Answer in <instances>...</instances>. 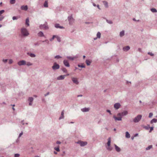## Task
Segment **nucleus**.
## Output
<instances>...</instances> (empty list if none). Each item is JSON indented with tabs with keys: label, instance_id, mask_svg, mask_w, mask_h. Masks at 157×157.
I'll use <instances>...</instances> for the list:
<instances>
[{
	"label": "nucleus",
	"instance_id": "412c9836",
	"mask_svg": "<svg viewBox=\"0 0 157 157\" xmlns=\"http://www.w3.org/2000/svg\"><path fill=\"white\" fill-rule=\"evenodd\" d=\"M64 110H63L61 113V116L59 118V120H61V119H63L64 118Z\"/></svg>",
	"mask_w": 157,
	"mask_h": 157
},
{
	"label": "nucleus",
	"instance_id": "58836bf2",
	"mask_svg": "<svg viewBox=\"0 0 157 157\" xmlns=\"http://www.w3.org/2000/svg\"><path fill=\"white\" fill-rule=\"evenodd\" d=\"M10 3L11 4H14L15 3V0H10Z\"/></svg>",
	"mask_w": 157,
	"mask_h": 157
},
{
	"label": "nucleus",
	"instance_id": "f257e3e1",
	"mask_svg": "<svg viewBox=\"0 0 157 157\" xmlns=\"http://www.w3.org/2000/svg\"><path fill=\"white\" fill-rule=\"evenodd\" d=\"M21 33L22 36L24 37L28 36L29 35V33L27 29L25 28H22L21 29Z\"/></svg>",
	"mask_w": 157,
	"mask_h": 157
},
{
	"label": "nucleus",
	"instance_id": "a19ab883",
	"mask_svg": "<svg viewBox=\"0 0 157 157\" xmlns=\"http://www.w3.org/2000/svg\"><path fill=\"white\" fill-rule=\"evenodd\" d=\"M19 17H18L13 16L12 17V19L13 20H17Z\"/></svg>",
	"mask_w": 157,
	"mask_h": 157
},
{
	"label": "nucleus",
	"instance_id": "bb28decb",
	"mask_svg": "<svg viewBox=\"0 0 157 157\" xmlns=\"http://www.w3.org/2000/svg\"><path fill=\"white\" fill-rule=\"evenodd\" d=\"M44 6L45 7H48V1H45L44 4Z\"/></svg>",
	"mask_w": 157,
	"mask_h": 157
},
{
	"label": "nucleus",
	"instance_id": "a211bd4d",
	"mask_svg": "<svg viewBox=\"0 0 157 157\" xmlns=\"http://www.w3.org/2000/svg\"><path fill=\"white\" fill-rule=\"evenodd\" d=\"M130 49V47L129 46H127L125 47H124L123 48V50L124 51L127 52Z\"/></svg>",
	"mask_w": 157,
	"mask_h": 157
},
{
	"label": "nucleus",
	"instance_id": "f8f14e48",
	"mask_svg": "<svg viewBox=\"0 0 157 157\" xmlns=\"http://www.w3.org/2000/svg\"><path fill=\"white\" fill-rule=\"evenodd\" d=\"M63 63L64 65L67 67H70V64L68 61L66 60H64L63 61Z\"/></svg>",
	"mask_w": 157,
	"mask_h": 157
},
{
	"label": "nucleus",
	"instance_id": "9d476101",
	"mask_svg": "<svg viewBox=\"0 0 157 157\" xmlns=\"http://www.w3.org/2000/svg\"><path fill=\"white\" fill-rule=\"evenodd\" d=\"M121 105L120 103H117L114 104V107L116 109H119L121 107Z\"/></svg>",
	"mask_w": 157,
	"mask_h": 157
},
{
	"label": "nucleus",
	"instance_id": "7ed1b4c3",
	"mask_svg": "<svg viewBox=\"0 0 157 157\" xmlns=\"http://www.w3.org/2000/svg\"><path fill=\"white\" fill-rule=\"evenodd\" d=\"M76 143L79 144L81 147H83L86 145L87 143L86 141H83L81 140H78V142H76Z\"/></svg>",
	"mask_w": 157,
	"mask_h": 157
},
{
	"label": "nucleus",
	"instance_id": "ea45409f",
	"mask_svg": "<svg viewBox=\"0 0 157 157\" xmlns=\"http://www.w3.org/2000/svg\"><path fill=\"white\" fill-rule=\"evenodd\" d=\"M56 38H57V40L58 42H60L61 41V39L59 37L56 36Z\"/></svg>",
	"mask_w": 157,
	"mask_h": 157
},
{
	"label": "nucleus",
	"instance_id": "49530a36",
	"mask_svg": "<svg viewBox=\"0 0 157 157\" xmlns=\"http://www.w3.org/2000/svg\"><path fill=\"white\" fill-rule=\"evenodd\" d=\"M150 128L149 125H148V126H145L144 127V128L146 130H148Z\"/></svg>",
	"mask_w": 157,
	"mask_h": 157
},
{
	"label": "nucleus",
	"instance_id": "1a4fd4ad",
	"mask_svg": "<svg viewBox=\"0 0 157 157\" xmlns=\"http://www.w3.org/2000/svg\"><path fill=\"white\" fill-rule=\"evenodd\" d=\"M78 55H77L76 56H74V57H72L70 56H67V58L69 59L70 60H73L74 59H76L78 58Z\"/></svg>",
	"mask_w": 157,
	"mask_h": 157
},
{
	"label": "nucleus",
	"instance_id": "3c124183",
	"mask_svg": "<svg viewBox=\"0 0 157 157\" xmlns=\"http://www.w3.org/2000/svg\"><path fill=\"white\" fill-rule=\"evenodd\" d=\"M23 133L22 132H21V133H20L17 140H18V139L20 138V137L23 135Z\"/></svg>",
	"mask_w": 157,
	"mask_h": 157
},
{
	"label": "nucleus",
	"instance_id": "09e8293b",
	"mask_svg": "<svg viewBox=\"0 0 157 157\" xmlns=\"http://www.w3.org/2000/svg\"><path fill=\"white\" fill-rule=\"evenodd\" d=\"M34 45L36 46H38L40 45V43H39L38 42H37L34 44Z\"/></svg>",
	"mask_w": 157,
	"mask_h": 157
},
{
	"label": "nucleus",
	"instance_id": "9b49d317",
	"mask_svg": "<svg viewBox=\"0 0 157 157\" xmlns=\"http://www.w3.org/2000/svg\"><path fill=\"white\" fill-rule=\"evenodd\" d=\"M71 79L73 82L76 84L78 85V84L79 82L76 78L73 77Z\"/></svg>",
	"mask_w": 157,
	"mask_h": 157
},
{
	"label": "nucleus",
	"instance_id": "052dcab7",
	"mask_svg": "<svg viewBox=\"0 0 157 157\" xmlns=\"http://www.w3.org/2000/svg\"><path fill=\"white\" fill-rule=\"evenodd\" d=\"M106 111L107 112H108L109 113L110 115H111L112 113H111V111L107 109L106 110Z\"/></svg>",
	"mask_w": 157,
	"mask_h": 157
},
{
	"label": "nucleus",
	"instance_id": "8fccbe9b",
	"mask_svg": "<svg viewBox=\"0 0 157 157\" xmlns=\"http://www.w3.org/2000/svg\"><path fill=\"white\" fill-rule=\"evenodd\" d=\"M43 42H46L47 44H49V41L48 40H45L42 41Z\"/></svg>",
	"mask_w": 157,
	"mask_h": 157
},
{
	"label": "nucleus",
	"instance_id": "37998d69",
	"mask_svg": "<svg viewBox=\"0 0 157 157\" xmlns=\"http://www.w3.org/2000/svg\"><path fill=\"white\" fill-rule=\"evenodd\" d=\"M61 57L59 55H57L55 56V58L57 59H59Z\"/></svg>",
	"mask_w": 157,
	"mask_h": 157
},
{
	"label": "nucleus",
	"instance_id": "a18cd8bd",
	"mask_svg": "<svg viewBox=\"0 0 157 157\" xmlns=\"http://www.w3.org/2000/svg\"><path fill=\"white\" fill-rule=\"evenodd\" d=\"M147 54L151 56H154V54L151 52H148Z\"/></svg>",
	"mask_w": 157,
	"mask_h": 157
},
{
	"label": "nucleus",
	"instance_id": "6ab92c4d",
	"mask_svg": "<svg viewBox=\"0 0 157 157\" xmlns=\"http://www.w3.org/2000/svg\"><path fill=\"white\" fill-rule=\"evenodd\" d=\"M90 110L89 108H84L81 109V111L83 112H87L89 111Z\"/></svg>",
	"mask_w": 157,
	"mask_h": 157
},
{
	"label": "nucleus",
	"instance_id": "423d86ee",
	"mask_svg": "<svg viewBox=\"0 0 157 157\" xmlns=\"http://www.w3.org/2000/svg\"><path fill=\"white\" fill-rule=\"evenodd\" d=\"M59 65L55 62L53 64V65L52 66V68L53 70H57L59 68Z\"/></svg>",
	"mask_w": 157,
	"mask_h": 157
},
{
	"label": "nucleus",
	"instance_id": "5701e85b",
	"mask_svg": "<svg viewBox=\"0 0 157 157\" xmlns=\"http://www.w3.org/2000/svg\"><path fill=\"white\" fill-rule=\"evenodd\" d=\"M38 36L39 37H44V35L42 31L39 32L38 33Z\"/></svg>",
	"mask_w": 157,
	"mask_h": 157
},
{
	"label": "nucleus",
	"instance_id": "c03bdc74",
	"mask_svg": "<svg viewBox=\"0 0 157 157\" xmlns=\"http://www.w3.org/2000/svg\"><path fill=\"white\" fill-rule=\"evenodd\" d=\"M33 65V64L32 63H30V62H28L26 63V65L28 66H31V65Z\"/></svg>",
	"mask_w": 157,
	"mask_h": 157
},
{
	"label": "nucleus",
	"instance_id": "dca6fc26",
	"mask_svg": "<svg viewBox=\"0 0 157 157\" xmlns=\"http://www.w3.org/2000/svg\"><path fill=\"white\" fill-rule=\"evenodd\" d=\"M21 9L22 10L26 11L28 9V7L27 5L25 6H22L21 7Z\"/></svg>",
	"mask_w": 157,
	"mask_h": 157
},
{
	"label": "nucleus",
	"instance_id": "c85d7f7f",
	"mask_svg": "<svg viewBox=\"0 0 157 157\" xmlns=\"http://www.w3.org/2000/svg\"><path fill=\"white\" fill-rule=\"evenodd\" d=\"M29 18H27L26 19L25 24L28 26H29Z\"/></svg>",
	"mask_w": 157,
	"mask_h": 157
},
{
	"label": "nucleus",
	"instance_id": "f3484780",
	"mask_svg": "<svg viewBox=\"0 0 157 157\" xmlns=\"http://www.w3.org/2000/svg\"><path fill=\"white\" fill-rule=\"evenodd\" d=\"M114 146L115 147V149L116 151L117 152H120L121 151L120 148L117 146L116 144H114Z\"/></svg>",
	"mask_w": 157,
	"mask_h": 157
},
{
	"label": "nucleus",
	"instance_id": "4468645a",
	"mask_svg": "<svg viewBox=\"0 0 157 157\" xmlns=\"http://www.w3.org/2000/svg\"><path fill=\"white\" fill-rule=\"evenodd\" d=\"M55 27L56 28H59L60 29H64V27L61 26L59 25V24H56L55 25Z\"/></svg>",
	"mask_w": 157,
	"mask_h": 157
},
{
	"label": "nucleus",
	"instance_id": "393cba45",
	"mask_svg": "<svg viewBox=\"0 0 157 157\" xmlns=\"http://www.w3.org/2000/svg\"><path fill=\"white\" fill-rule=\"evenodd\" d=\"M124 30H122L121 31L119 34V35L121 37H122L123 36H124Z\"/></svg>",
	"mask_w": 157,
	"mask_h": 157
},
{
	"label": "nucleus",
	"instance_id": "2f4dec72",
	"mask_svg": "<svg viewBox=\"0 0 157 157\" xmlns=\"http://www.w3.org/2000/svg\"><path fill=\"white\" fill-rule=\"evenodd\" d=\"M104 18L106 19V21L107 23L110 24H112L113 23V22L111 21L108 20L106 19L105 18Z\"/></svg>",
	"mask_w": 157,
	"mask_h": 157
},
{
	"label": "nucleus",
	"instance_id": "bf43d9fd",
	"mask_svg": "<svg viewBox=\"0 0 157 157\" xmlns=\"http://www.w3.org/2000/svg\"><path fill=\"white\" fill-rule=\"evenodd\" d=\"M4 17L3 16H1L0 18V21H2L4 18Z\"/></svg>",
	"mask_w": 157,
	"mask_h": 157
},
{
	"label": "nucleus",
	"instance_id": "603ef678",
	"mask_svg": "<svg viewBox=\"0 0 157 157\" xmlns=\"http://www.w3.org/2000/svg\"><path fill=\"white\" fill-rule=\"evenodd\" d=\"M20 155L19 154H15L14 155V157H19Z\"/></svg>",
	"mask_w": 157,
	"mask_h": 157
},
{
	"label": "nucleus",
	"instance_id": "de8ad7c7",
	"mask_svg": "<svg viewBox=\"0 0 157 157\" xmlns=\"http://www.w3.org/2000/svg\"><path fill=\"white\" fill-rule=\"evenodd\" d=\"M4 12H5V10H0V16H1Z\"/></svg>",
	"mask_w": 157,
	"mask_h": 157
},
{
	"label": "nucleus",
	"instance_id": "0e129e2a",
	"mask_svg": "<svg viewBox=\"0 0 157 157\" xmlns=\"http://www.w3.org/2000/svg\"><path fill=\"white\" fill-rule=\"evenodd\" d=\"M56 143L57 144H61V142L59 141H58L56 142Z\"/></svg>",
	"mask_w": 157,
	"mask_h": 157
},
{
	"label": "nucleus",
	"instance_id": "72a5a7b5",
	"mask_svg": "<svg viewBox=\"0 0 157 157\" xmlns=\"http://www.w3.org/2000/svg\"><path fill=\"white\" fill-rule=\"evenodd\" d=\"M152 145H149L148 147H147L146 148V150H150V149L152 147Z\"/></svg>",
	"mask_w": 157,
	"mask_h": 157
},
{
	"label": "nucleus",
	"instance_id": "774afa93",
	"mask_svg": "<svg viewBox=\"0 0 157 157\" xmlns=\"http://www.w3.org/2000/svg\"><path fill=\"white\" fill-rule=\"evenodd\" d=\"M82 95H81V94L79 95H77V97H82Z\"/></svg>",
	"mask_w": 157,
	"mask_h": 157
},
{
	"label": "nucleus",
	"instance_id": "aec40b11",
	"mask_svg": "<svg viewBox=\"0 0 157 157\" xmlns=\"http://www.w3.org/2000/svg\"><path fill=\"white\" fill-rule=\"evenodd\" d=\"M113 118L115 119L116 121H121L122 120V118L120 117H117L115 116H113Z\"/></svg>",
	"mask_w": 157,
	"mask_h": 157
},
{
	"label": "nucleus",
	"instance_id": "6e6d98bb",
	"mask_svg": "<svg viewBox=\"0 0 157 157\" xmlns=\"http://www.w3.org/2000/svg\"><path fill=\"white\" fill-rule=\"evenodd\" d=\"M150 129L149 131V132H150L151 131L153 130L154 128L153 127H150Z\"/></svg>",
	"mask_w": 157,
	"mask_h": 157
},
{
	"label": "nucleus",
	"instance_id": "e2e57ef3",
	"mask_svg": "<svg viewBox=\"0 0 157 157\" xmlns=\"http://www.w3.org/2000/svg\"><path fill=\"white\" fill-rule=\"evenodd\" d=\"M49 92H48L46 94H44V96L45 97V96H47V95H49Z\"/></svg>",
	"mask_w": 157,
	"mask_h": 157
},
{
	"label": "nucleus",
	"instance_id": "0eeeda50",
	"mask_svg": "<svg viewBox=\"0 0 157 157\" xmlns=\"http://www.w3.org/2000/svg\"><path fill=\"white\" fill-rule=\"evenodd\" d=\"M39 28L41 29L45 30L47 29L48 28L47 25L46 24L40 25L39 26Z\"/></svg>",
	"mask_w": 157,
	"mask_h": 157
},
{
	"label": "nucleus",
	"instance_id": "39448f33",
	"mask_svg": "<svg viewBox=\"0 0 157 157\" xmlns=\"http://www.w3.org/2000/svg\"><path fill=\"white\" fill-rule=\"evenodd\" d=\"M128 112L126 111H124L121 113H119L117 114L118 117H122L123 116H126L128 114Z\"/></svg>",
	"mask_w": 157,
	"mask_h": 157
},
{
	"label": "nucleus",
	"instance_id": "e433bc0d",
	"mask_svg": "<svg viewBox=\"0 0 157 157\" xmlns=\"http://www.w3.org/2000/svg\"><path fill=\"white\" fill-rule=\"evenodd\" d=\"M101 34L100 32H98L97 34V38H100L101 37Z\"/></svg>",
	"mask_w": 157,
	"mask_h": 157
},
{
	"label": "nucleus",
	"instance_id": "7c9ffc66",
	"mask_svg": "<svg viewBox=\"0 0 157 157\" xmlns=\"http://www.w3.org/2000/svg\"><path fill=\"white\" fill-rule=\"evenodd\" d=\"M125 137L127 138H129L130 137V135L128 132H125Z\"/></svg>",
	"mask_w": 157,
	"mask_h": 157
},
{
	"label": "nucleus",
	"instance_id": "13d9d810",
	"mask_svg": "<svg viewBox=\"0 0 157 157\" xmlns=\"http://www.w3.org/2000/svg\"><path fill=\"white\" fill-rule=\"evenodd\" d=\"M13 61L12 59H10L9 60V64H11L13 63Z\"/></svg>",
	"mask_w": 157,
	"mask_h": 157
},
{
	"label": "nucleus",
	"instance_id": "b1692460",
	"mask_svg": "<svg viewBox=\"0 0 157 157\" xmlns=\"http://www.w3.org/2000/svg\"><path fill=\"white\" fill-rule=\"evenodd\" d=\"M103 3L106 8H108V3L107 1H103Z\"/></svg>",
	"mask_w": 157,
	"mask_h": 157
},
{
	"label": "nucleus",
	"instance_id": "f03ea898",
	"mask_svg": "<svg viewBox=\"0 0 157 157\" xmlns=\"http://www.w3.org/2000/svg\"><path fill=\"white\" fill-rule=\"evenodd\" d=\"M142 117V116L141 115H138L133 119L132 121L135 123H138L141 120ZM130 122H132V121H130Z\"/></svg>",
	"mask_w": 157,
	"mask_h": 157
},
{
	"label": "nucleus",
	"instance_id": "ddd939ff",
	"mask_svg": "<svg viewBox=\"0 0 157 157\" xmlns=\"http://www.w3.org/2000/svg\"><path fill=\"white\" fill-rule=\"evenodd\" d=\"M33 97H29L28 98V101L29 102V105L30 106L32 105V102L33 101Z\"/></svg>",
	"mask_w": 157,
	"mask_h": 157
},
{
	"label": "nucleus",
	"instance_id": "4d7b16f0",
	"mask_svg": "<svg viewBox=\"0 0 157 157\" xmlns=\"http://www.w3.org/2000/svg\"><path fill=\"white\" fill-rule=\"evenodd\" d=\"M8 59H3L2 60V61L3 62H4L5 63H6Z\"/></svg>",
	"mask_w": 157,
	"mask_h": 157
},
{
	"label": "nucleus",
	"instance_id": "cd10ccee",
	"mask_svg": "<svg viewBox=\"0 0 157 157\" xmlns=\"http://www.w3.org/2000/svg\"><path fill=\"white\" fill-rule=\"evenodd\" d=\"M86 63L87 66H89L91 63V61L89 60L86 59Z\"/></svg>",
	"mask_w": 157,
	"mask_h": 157
},
{
	"label": "nucleus",
	"instance_id": "a878e982",
	"mask_svg": "<svg viewBox=\"0 0 157 157\" xmlns=\"http://www.w3.org/2000/svg\"><path fill=\"white\" fill-rule=\"evenodd\" d=\"M108 142L107 143V145L108 147H109L111 143V138L109 137L108 139Z\"/></svg>",
	"mask_w": 157,
	"mask_h": 157
},
{
	"label": "nucleus",
	"instance_id": "864d4df0",
	"mask_svg": "<svg viewBox=\"0 0 157 157\" xmlns=\"http://www.w3.org/2000/svg\"><path fill=\"white\" fill-rule=\"evenodd\" d=\"M107 149L109 151H111L112 149V147H107Z\"/></svg>",
	"mask_w": 157,
	"mask_h": 157
},
{
	"label": "nucleus",
	"instance_id": "4c0bfd02",
	"mask_svg": "<svg viewBox=\"0 0 157 157\" xmlns=\"http://www.w3.org/2000/svg\"><path fill=\"white\" fill-rule=\"evenodd\" d=\"M54 149L56 151H60V150H59V146H58V147H55L54 148Z\"/></svg>",
	"mask_w": 157,
	"mask_h": 157
},
{
	"label": "nucleus",
	"instance_id": "338daca9",
	"mask_svg": "<svg viewBox=\"0 0 157 157\" xmlns=\"http://www.w3.org/2000/svg\"><path fill=\"white\" fill-rule=\"evenodd\" d=\"M138 134L136 133V134H135L134 136L136 137V136H138Z\"/></svg>",
	"mask_w": 157,
	"mask_h": 157
},
{
	"label": "nucleus",
	"instance_id": "69168bd1",
	"mask_svg": "<svg viewBox=\"0 0 157 157\" xmlns=\"http://www.w3.org/2000/svg\"><path fill=\"white\" fill-rule=\"evenodd\" d=\"M97 6V7H98V8L99 9V10H100V9H101L100 8V7H99V5H98Z\"/></svg>",
	"mask_w": 157,
	"mask_h": 157
},
{
	"label": "nucleus",
	"instance_id": "4be33fe9",
	"mask_svg": "<svg viewBox=\"0 0 157 157\" xmlns=\"http://www.w3.org/2000/svg\"><path fill=\"white\" fill-rule=\"evenodd\" d=\"M27 54L28 55L30 56L31 57H35L36 56V55L33 53L27 52Z\"/></svg>",
	"mask_w": 157,
	"mask_h": 157
},
{
	"label": "nucleus",
	"instance_id": "6e6552de",
	"mask_svg": "<svg viewBox=\"0 0 157 157\" xmlns=\"http://www.w3.org/2000/svg\"><path fill=\"white\" fill-rule=\"evenodd\" d=\"M18 64L19 66L25 65L26 64V61L24 60H22L19 61L17 63Z\"/></svg>",
	"mask_w": 157,
	"mask_h": 157
},
{
	"label": "nucleus",
	"instance_id": "c756f323",
	"mask_svg": "<svg viewBox=\"0 0 157 157\" xmlns=\"http://www.w3.org/2000/svg\"><path fill=\"white\" fill-rule=\"evenodd\" d=\"M157 122V119H156L154 118L152 119L150 121L151 124H152L153 123H156Z\"/></svg>",
	"mask_w": 157,
	"mask_h": 157
},
{
	"label": "nucleus",
	"instance_id": "f704fd0d",
	"mask_svg": "<svg viewBox=\"0 0 157 157\" xmlns=\"http://www.w3.org/2000/svg\"><path fill=\"white\" fill-rule=\"evenodd\" d=\"M61 70L64 73H67V71L66 69L64 67H63L61 69Z\"/></svg>",
	"mask_w": 157,
	"mask_h": 157
},
{
	"label": "nucleus",
	"instance_id": "20e7f679",
	"mask_svg": "<svg viewBox=\"0 0 157 157\" xmlns=\"http://www.w3.org/2000/svg\"><path fill=\"white\" fill-rule=\"evenodd\" d=\"M68 20L70 25H72L74 22V19L73 18L72 15L68 17Z\"/></svg>",
	"mask_w": 157,
	"mask_h": 157
},
{
	"label": "nucleus",
	"instance_id": "79ce46f5",
	"mask_svg": "<svg viewBox=\"0 0 157 157\" xmlns=\"http://www.w3.org/2000/svg\"><path fill=\"white\" fill-rule=\"evenodd\" d=\"M56 35H53L52 37V38L50 39V41H52V40L54 39L55 38H56Z\"/></svg>",
	"mask_w": 157,
	"mask_h": 157
},
{
	"label": "nucleus",
	"instance_id": "680f3d73",
	"mask_svg": "<svg viewBox=\"0 0 157 157\" xmlns=\"http://www.w3.org/2000/svg\"><path fill=\"white\" fill-rule=\"evenodd\" d=\"M133 21H137V22H139V21H140L139 20H136V19H135V18H133Z\"/></svg>",
	"mask_w": 157,
	"mask_h": 157
},
{
	"label": "nucleus",
	"instance_id": "c9c22d12",
	"mask_svg": "<svg viewBox=\"0 0 157 157\" xmlns=\"http://www.w3.org/2000/svg\"><path fill=\"white\" fill-rule=\"evenodd\" d=\"M78 67H81V68H85V66L83 65V64H82L81 65H80L78 64Z\"/></svg>",
	"mask_w": 157,
	"mask_h": 157
},
{
	"label": "nucleus",
	"instance_id": "473e14b6",
	"mask_svg": "<svg viewBox=\"0 0 157 157\" xmlns=\"http://www.w3.org/2000/svg\"><path fill=\"white\" fill-rule=\"evenodd\" d=\"M151 11L153 13L157 12V10L155 8H152L151 9Z\"/></svg>",
	"mask_w": 157,
	"mask_h": 157
},
{
	"label": "nucleus",
	"instance_id": "2eb2a0df",
	"mask_svg": "<svg viewBox=\"0 0 157 157\" xmlns=\"http://www.w3.org/2000/svg\"><path fill=\"white\" fill-rule=\"evenodd\" d=\"M65 75H61L57 77V79L58 80H61L64 79Z\"/></svg>",
	"mask_w": 157,
	"mask_h": 157
},
{
	"label": "nucleus",
	"instance_id": "5fc2aeb1",
	"mask_svg": "<svg viewBox=\"0 0 157 157\" xmlns=\"http://www.w3.org/2000/svg\"><path fill=\"white\" fill-rule=\"evenodd\" d=\"M153 115V114L152 113H150L149 114V117L150 118Z\"/></svg>",
	"mask_w": 157,
	"mask_h": 157
}]
</instances>
